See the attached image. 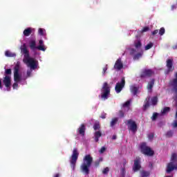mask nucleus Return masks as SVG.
I'll return each instance as SVG.
<instances>
[{"instance_id":"nucleus-1","label":"nucleus","mask_w":177,"mask_h":177,"mask_svg":"<svg viewBox=\"0 0 177 177\" xmlns=\"http://www.w3.org/2000/svg\"><path fill=\"white\" fill-rule=\"evenodd\" d=\"M21 50L24 55V63L27 64L28 67L32 68V70H35V68L38 67V61L30 57V52L27 49V46H26V44L21 46Z\"/></svg>"},{"instance_id":"nucleus-2","label":"nucleus","mask_w":177,"mask_h":177,"mask_svg":"<svg viewBox=\"0 0 177 177\" xmlns=\"http://www.w3.org/2000/svg\"><path fill=\"white\" fill-rule=\"evenodd\" d=\"M84 160L86 163H83L81 166V169L84 174L86 175H89V167L92 165V162L93 161V158L91 156V155H86L84 157Z\"/></svg>"},{"instance_id":"nucleus-3","label":"nucleus","mask_w":177,"mask_h":177,"mask_svg":"<svg viewBox=\"0 0 177 177\" xmlns=\"http://www.w3.org/2000/svg\"><path fill=\"white\" fill-rule=\"evenodd\" d=\"M174 169H177V153H173L171 156V162L167 164V173L171 174Z\"/></svg>"},{"instance_id":"nucleus-4","label":"nucleus","mask_w":177,"mask_h":177,"mask_svg":"<svg viewBox=\"0 0 177 177\" xmlns=\"http://www.w3.org/2000/svg\"><path fill=\"white\" fill-rule=\"evenodd\" d=\"M140 149L142 154L147 156L148 157H153L154 156V151L151 148L147 146V143L142 142L140 145Z\"/></svg>"},{"instance_id":"nucleus-5","label":"nucleus","mask_w":177,"mask_h":177,"mask_svg":"<svg viewBox=\"0 0 177 177\" xmlns=\"http://www.w3.org/2000/svg\"><path fill=\"white\" fill-rule=\"evenodd\" d=\"M111 87L107 82H104L101 88V99L102 100H107L109 95H110Z\"/></svg>"},{"instance_id":"nucleus-6","label":"nucleus","mask_w":177,"mask_h":177,"mask_svg":"<svg viewBox=\"0 0 177 177\" xmlns=\"http://www.w3.org/2000/svg\"><path fill=\"white\" fill-rule=\"evenodd\" d=\"M80 156V153L78 152V149L77 148H74L73 151V153L71 156V167L73 169H75V165L77 164V160H78V157Z\"/></svg>"},{"instance_id":"nucleus-7","label":"nucleus","mask_w":177,"mask_h":177,"mask_svg":"<svg viewBox=\"0 0 177 177\" xmlns=\"http://www.w3.org/2000/svg\"><path fill=\"white\" fill-rule=\"evenodd\" d=\"M127 125L128 126L129 131H131L133 133L138 132V124L133 120L129 119L127 120Z\"/></svg>"},{"instance_id":"nucleus-8","label":"nucleus","mask_w":177,"mask_h":177,"mask_svg":"<svg viewBox=\"0 0 177 177\" xmlns=\"http://www.w3.org/2000/svg\"><path fill=\"white\" fill-rule=\"evenodd\" d=\"M153 75H154V71L149 68L142 69L140 74L141 79L150 78L151 77H153Z\"/></svg>"},{"instance_id":"nucleus-9","label":"nucleus","mask_w":177,"mask_h":177,"mask_svg":"<svg viewBox=\"0 0 177 177\" xmlns=\"http://www.w3.org/2000/svg\"><path fill=\"white\" fill-rule=\"evenodd\" d=\"M19 71H20V64L17 62V64L14 67L15 82H20V81H21V76H20V74H19Z\"/></svg>"},{"instance_id":"nucleus-10","label":"nucleus","mask_w":177,"mask_h":177,"mask_svg":"<svg viewBox=\"0 0 177 177\" xmlns=\"http://www.w3.org/2000/svg\"><path fill=\"white\" fill-rule=\"evenodd\" d=\"M29 46L31 50H35V49H38L39 50H42L43 52H45V50H46V48H45L44 46H37V41L35 40H31L29 42Z\"/></svg>"},{"instance_id":"nucleus-11","label":"nucleus","mask_w":177,"mask_h":177,"mask_svg":"<svg viewBox=\"0 0 177 177\" xmlns=\"http://www.w3.org/2000/svg\"><path fill=\"white\" fill-rule=\"evenodd\" d=\"M3 84L6 86L7 91L10 92L12 85V77L10 75H6L3 78Z\"/></svg>"},{"instance_id":"nucleus-12","label":"nucleus","mask_w":177,"mask_h":177,"mask_svg":"<svg viewBox=\"0 0 177 177\" xmlns=\"http://www.w3.org/2000/svg\"><path fill=\"white\" fill-rule=\"evenodd\" d=\"M166 67L167 70L166 71V74H169L175 70V66H174V59H168L166 62Z\"/></svg>"},{"instance_id":"nucleus-13","label":"nucleus","mask_w":177,"mask_h":177,"mask_svg":"<svg viewBox=\"0 0 177 177\" xmlns=\"http://www.w3.org/2000/svg\"><path fill=\"white\" fill-rule=\"evenodd\" d=\"M125 86V78L122 77L121 81L120 82L116 83L115 91L116 93H120L121 91H122V88Z\"/></svg>"},{"instance_id":"nucleus-14","label":"nucleus","mask_w":177,"mask_h":177,"mask_svg":"<svg viewBox=\"0 0 177 177\" xmlns=\"http://www.w3.org/2000/svg\"><path fill=\"white\" fill-rule=\"evenodd\" d=\"M124 67V64H122V62L121 61V58H119L116 60L115 65H114V68L115 70L120 71Z\"/></svg>"},{"instance_id":"nucleus-15","label":"nucleus","mask_w":177,"mask_h":177,"mask_svg":"<svg viewBox=\"0 0 177 177\" xmlns=\"http://www.w3.org/2000/svg\"><path fill=\"white\" fill-rule=\"evenodd\" d=\"M142 168V166L140 165V159H136L134 160V166L133 167V169L134 172H136V171H139Z\"/></svg>"},{"instance_id":"nucleus-16","label":"nucleus","mask_w":177,"mask_h":177,"mask_svg":"<svg viewBox=\"0 0 177 177\" xmlns=\"http://www.w3.org/2000/svg\"><path fill=\"white\" fill-rule=\"evenodd\" d=\"M130 92L133 95V96H136L138 95V92H139V86H136V85L133 84L130 86Z\"/></svg>"},{"instance_id":"nucleus-17","label":"nucleus","mask_w":177,"mask_h":177,"mask_svg":"<svg viewBox=\"0 0 177 177\" xmlns=\"http://www.w3.org/2000/svg\"><path fill=\"white\" fill-rule=\"evenodd\" d=\"M86 128L85 127V124H82L81 126L78 128V132L80 135L82 136H85V131Z\"/></svg>"},{"instance_id":"nucleus-18","label":"nucleus","mask_w":177,"mask_h":177,"mask_svg":"<svg viewBox=\"0 0 177 177\" xmlns=\"http://www.w3.org/2000/svg\"><path fill=\"white\" fill-rule=\"evenodd\" d=\"M31 32H32V29L31 28H27L24 30V35L25 37H30V35H31Z\"/></svg>"},{"instance_id":"nucleus-19","label":"nucleus","mask_w":177,"mask_h":177,"mask_svg":"<svg viewBox=\"0 0 177 177\" xmlns=\"http://www.w3.org/2000/svg\"><path fill=\"white\" fill-rule=\"evenodd\" d=\"M102 136V132L100 131H97L94 133L95 142H99V138Z\"/></svg>"},{"instance_id":"nucleus-20","label":"nucleus","mask_w":177,"mask_h":177,"mask_svg":"<svg viewBox=\"0 0 177 177\" xmlns=\"http://www.w3.org/2000/svg\"><path fill=\"white\" fill-rule=\"evenodd\" d=\"M154 82H156V80L151 79V80L148 83L147 89H153V87L154 86Z\"/></svg>"},{"instance_id":"nucleus-21","label":"nucleus","mask_w":177,"mask_h":177,"mask_svg":"<svg viewBox=\"0 0 177 177\" xmlns=\"http://www.w3.org/2000/svg\"><path fill=\"white\" fill-rule=\"evenodd\" d=\"M171 111V108L166 106L163 109L161 110V113L162 115H165V114H168Z\"/></svg>"},{"instance_id":"nucleus-22","label":"nucleus","mask_w":177,"mask_h":177,"mask_svg":"<svg viewBox=\"0 0 177 177\" xmlns=\"http://www.w3.org/2000/svg\"><path fill=\"white\" fill-rule=\"evenodd\" d=\"M117 122H118V118H113L110 123V127H114V125H117Z\"/></svg>"},{"instance_id":"nucleus-23","label":"nucleus","mask_w":177,"mask_h":177,"mask_svg":"<svg viewBox=\"0 0 177 177\" xmlns=\"http://www.w3.org/2000/svg\"><path fill=\"white\" fill-rule=\"evenodd\" d=\"M5 55L7 57H16L15 53H12V52H10L9 50H6V53H5Z\"/></svg>"},{"instance_id":"nucleus-24","label":"nucleus","mask_w":177,"mask_h":177,"mask_svg":"<svg viewBox=\"0 0 177 177\" xmlns=\"http://www.w3.org/2000/svg\"><path fill=\"white\" fill-rule=\"evenodd\" d=\"M134 46H135L136 49H139V48H142V42H140V40L136 41L134 42Z\"/></svg>"},{"instance_id":"nucleus-25","label":"nucleus","mask_w":177,"mask_h":177,"mask_svg":"<svg viewBox=\"0 0 177 177\" xmlns=\"http://www.w3.org/2000/svg\"><path fill=\"white\" fill-rule=\"evenodd\" d=\"M142 55H143V53H138L133 56V60H139Z\"/></svg>"},{"instance_id":"nucleus-26","label":"nucleus","mask_w":177,"mask_h":177,"mask_svg":"<svg viewBox=\"0 0 177 177\" xmlns=\"http://www.w3.org/2000/svg\"><path fill=\"white\" fill-rule=\"evenodd\" d=\"M149 107H150V102H149V100H147V99L146 100L145 104L143 106V110L144 111H146V110H147V109H149Z\"/></svg>"},{"instance_id":"nucleus-27","label":"nucleus","mask_w":177,"mask_h":177,"mask_svg":"<svg viewBox=\"0 0 177 177\" xmlns=\"http://www.w3.org/2000/svg\"><path fill=\"white\" fill-rule=\"evenodd\" d=\"M93 129L94 131H99L100 129V123H99V122H95L93 125Z\"/></svg>"},{"instance_id":"nucleus-28","label":"nucleus","mask_w":177,"mask_h":177,"mask_svg":"<svg viewBox=\"0 0 177 177\" xmlns=\"http://www.w3.org/2000/svg\"><path fill=\"white\" fill-rule=\"evenodd\" d=\"M151 101L153 106H156V104H157V103L158 102V97L155 96L151 98Z\"/></svg>"},{"instance_id":"nucleus-29","label":"nucleus","mask_w":177,"mask_h":177,"mask_svg":"<svg viewBox=\"0 0 177 177\" xmlns=\"http://www.w3.org/2000/svg\"><path fill=\"white\" fill-rule=\"evenodd\" d=\"M102 161H103V158H99V159L95 160V162L94 163L95 167H99V165H100V162H102Z\"/></svg>"},{"instance_id":"nucleus-30","label":"nucleus","mask_w":177,"mask_h":177,"mask_svg":"<svg viewBox=\"0 0 177 177\" xmlns=\"http://www.w3.org/2000/svg\"><path fill=\"white\" fill-rule=\"evenodd\" d=\"M173 136L174 131H172L171 130L168 131L165 134L166 138H172Z\"/></svg>"},{"instance_id":"nucleus-31","label":"nucleus","mask_w":177,"mask_h":177,"mask_svg":"<svg viewBox=\"0 0 177 177\" xmlns=\"http://www.w3.org/2000/svg\"><path fill=\"white\" fill-rule=\"evenodd\" d=\"M150 176V172L142 171H141V177H148Z\"/></svg>"},{"instance_id":"nucleus-32","label":"nucleus","mask_w":177,"mask_h":177,"mask_svg":"<svg viewBox=\"0 0 177 177\" xmlns=\"http://www.w3.org/2000/svg\"><path fill=\"white\" fill-rule=\"evenodd\" d=\"M5 76L10 75V77L12 75V69L8 68L5 70L4 73Z\"/></svg>"},{"instance_id":"nucleus-33","label":"nucleus","mask_w":177,"mask_h":177,"mask_svg":"<svg viewBox=\"0 0 177 177\" xmlns=\"http://www.w3.org/2000/svg\"><path fill=\"white\" fill-rule=\"evenodd\" d=\"M153 45L154 44L152 42H149L147 46H145V50H149V49H151Z\"/></svg>"},{"instance_id":"nucleus-34","label":"nucleus","mask_w":177,"mask_h":177,"mask_svg":"<svg viewBox=\"0 0 177 177\" xmlns=\"http://www.w3.org/2000/svg\"><path fill=\"white\" fill-rule=\"evenodd\" d=\"M157 117H158V113H153V115L151 117L152 121H156L157 120Z\"/></svg>"},{"instance_id":"nucleus-35","label":"nucleus","mask_w":177,"mask_h":177,"mask_svg":"<svg viewBox=\"0 0 177 177\" xmlns=\"http://www.w3.org/2000/svg\"><path fill=\"white\" fill-rule=\"evenodd\" d=\"M165 34V28H161L159 30V35H163Z\"/></svg>"},{"instance_id":"nucleus-36","label":"nucleus","mask_w":177,"mask_h":177,"mask_svg":"<svg viewBox=\"0 0 177 177\" xmlns=\"http://www.w3.org/2000/svg\"><path fill=\"white\" fill-rule=\"evenodd\" d=\"M119 117L120 118H124L125 117V113L122 111H119Z\"/></svg>"},{"instance_id":"nucleus-37","label":"nucleus","mask_w":177,"mask_h":177,"mask_svg":"<svg viewBox=\"0 0 177 177\" xmlns=\"http://www.w3.org/2000/svg\"><path fill=\"white\" fill-rule=\"evenodd\" d=\"M148 139L149 140H153V139H154V133H151L148 134Z\"/></svg>"},{"instance_id":"nucleus-38","label":"nucleus","mask_w":177,"mask_h":177,"mask_svg":"<svg viewBox=\"0 0 177 177\" xmlns=\"http://www.w3.org/2000/svg\"><path fill=\"white\" fill-rule=\"evenodd\" d=\"M149 30H150V28H149V26H145L142 28V30H141V32H147Z\"/></svg>"},{"instance_id":"nucleus-39","label":"nucleus","mask_w":177,"mask_h":177,"mask_svg":"<svg viewBox=\"0 0 177 177\" xmlns=\"http://www.w3.org/2000/svg\"><path fill=\"white\" fill-rule=\"evenodd\" d=\"M130 104H131V101L128 100L124 104H123V107H129Z\"/></svg>"},{"instance_id":"nucleus-40","label":"nucleus","mask_w":177,"mask_h":177,"mask_svg":"<svg viewBox=\"0 0 177 177\" xmlns=\"http://www.w3.org/2000/svg\"><path fill=\"white\" fill-rule=\"evenodd\" d=\"M109 171H110L109 167H106L103 169L102 174H104V175H106V174H109Z\"/></svg>"},{"instance_id":"nucleus-41","label":"nucleus","mask_w":177,"mask_h":177,"mask_svg":"<svg viewBox=\"0 0 177 177\" xmlns=\"http://www.w3.org/2000/svg\"><path fill=\"white\" fill-rule=\"evenodd\" d=\"M38 32H39V35H41V36L45 35V33L44 32V29H42V28H39Z\"/></svg>"},{"instance_id":"nucleus-42","label":"nucleus","mask_w":177,"mask_h":177,"mask_svg":"<svg viewBox=\"0 0 177 177\" xmlns=\"http://www.w3.org/2000/svg\"><path fill=\"white\" fill-rule=\"evenodd\" d=\"M12 88H13V89H17V88H19V84H17V82H15L12 84Z\"/></svg>"},{"instance_id":"nucleus-43","label":"nucleus","mask_w":177,"mask_h":177,"mask_svg":"<svg viewBox=\"0 0 177 177\" xmlns=\"http://www.w3.org/2000/svg\"><path fill=\"white\" fill-rule=\"evenodd\" d=\"M121 176L125 177V167L121 169Z\"/></svg>"},{"instance_id":"nucleus-44","label":"nucleus","mask_w":177,"mask_h":177,"mask_svg":"<svg viewBox=\"0 0 177 177\" xmlns=\"http://www.w3.org/2000/svg\"><path fill=\"white\" fill-rule=\"evenodd\" d=\"M106 71H107V65H106V66L104 67L102 69V75H106Z\"/></svg>"},{"instance_id":"nucleus-45","label":"nucleus","mask_w":177,"mask_h":177,"mask_svg":"<svg viewBox=\"0 0 177 177\" xmlns=\"http://www.w3.org/2000/svg\"><path fill=\"white\" fill-rule=\"evenodd\" d=\"M106 151V147H102L101 149H100V153H101V154H103V153H104Z\"/></svg>"},{"instance_id":"nucleus-46","label":"nucleus","mask_w":177,"mask_h":177,"mask_svg":"<svg viewBox=\"0 0 177 177\" xmlns=\"http://www.w3.org/2000/svg\"><path fill=\"white\" fill-rule=\"evenodd\" d=\"M134 53H136V50H135L134 48H131L130 55H133Z\"/></svg>"},{"instance_id":"nucleus-47","label":"nucleus","mask_w":177,"mask_h":177,"mask_svg":"<svg viewBox=\"0 0 177 177\" xmlns=\"http://www.w3.org/2000/svg\"><path fill=\"white\" fill-rule=\"evenodd\" d=\"M173 128H177V120H174L172 123Z\"/></svg>"},{"instance_id":"nucleus-48","label":"nucleus","mask_w":177,"mask_h":177,"mask_svg":"<svg viewBox=\"0 0 177 177\" xmlns=\"http://www.w3.org/2000/svg\"><path fill=\"white\" fill-rule=\"evenodd\" d=\"M39 46H44V40L40 39L39 41Z\"/></svg>"},{"instance_id":"nucleus-49","label":"nucleus","mask_w":177,"mask_h":177,"mask_svg":"<svg viewBox=\"0 0 177 177\" xmlns=\"http://www.w3.org/2000/svg\"><path fill=\"white\" fill-rule=\"evenodd\" d=\"M106 115H107L106 113H102L100 115V118H102V120H104L106 118Z\"/></svg>"},{"instance_id":"nucleus-50","label":"nucleus","mask_w":177,"mask_h":177,"mask_svg":"<svg viewBox=\"0 0 177 177\" xmlns=\"http://www.w3.org/2000/svg\"><path fill=\"white\" fill-rule=\"evenodd\" d=\"M156 34H158V30H155L152 32V35H156Z\"/></svg>"},{"instance_id":"nucleus-51","label":"nucleus","mask_w":177,"mask_h":177,"mask_svg":"<svg viewBox=\"0 0 177 177\" xmlns=\"http://www.w3.org/2000/svg\"><path fill=\"white\" fill-rule=\"evenodd\" d=\"M27 77H31V71H27Z\"/></svg>"},{"instance_id":"nucleus-52","label":"nucleus","mask_w":177,"mask_h":177,"mask_svg":"<svg viewBox=\"0 0 177 177\" xmlns=\"http://www.w3.org/2000/svg\"><path fill=\"white\" fill-rule=\"evenodd\" d=\"M162 125H164V122H160L158 123V127H162Z\"/></svg>"},{"instance_id":"nucleus-53","label":"nucleus","mask_w":177,"mask_h":177,"mask_svg":"<svg viewBox=\"0 0 177 177\" xmlns=\"http://www.w3.org/2000/svg\"><path fill=\"white\" fill-rule=\"evenodd\" d=\"M115 139H117V136L114 135L112 136V140H115Z\"/></svg>"},{"instance_id":"nucleus-54","label":"nucleus","mask_w":177,"mask_h":177,"mask_svg":"<svg viewBox=\"0 0 177 177\" xmlns=\"http://www.w3.org/2000/svg\"><path fill=\"white\" fill-rule=\"evenodd\" d=\"M0 89H2V80L0 79Z\"/></svg>"},{"instance_id":"nucleus-55","label":"nucleus","mask_w":177,"mask_h":177,"mask_svg":"<svg viewBox=\"0 0 177 177\" xmlns=\"http://www.w3.org/2000/svg\"><path fill=\"white\" fill-rule=\"evenodd\" d=\"M174 9H176V6H171V10H174Z\"/></svg>"},{"instance_id":"nucleus-56","label":"nucleus","mask_w":177,"mask_h":177,"mask_svg":"<svg viewBox=\"0 0 177 177\" xmlns=\"http://www.w3.org/2000/svg\"><path fill=\"white\" fill-rule=\"evenodd\" d=\"M59 174H56L54 177H59Z\"/></svg>"},{"instance_id":"nucleus-57","label":"nucleus","mask_w":177,"mask_h":177,"mask_svg":"<svg viewBox=\"0 0 177 177\" xmlns=\"http://www.w3.org/2000/svg\"><path fill=\"white\" fill-rule=\"evenodd\" d=\"M127 164V160H124V162H123V165H125Z\"/></svg>"}]
</instances>
